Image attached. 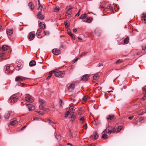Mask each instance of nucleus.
<instances>
[{"label":"nucleus","instance_id":"nucleus-32","mask_svg":"<svg viewBox=\"0 0 146 146\" xmlns=\"http://www.w3.org/2000/svg\"><path fill=\"white\" fill-rule=\"evenodd\" d=\"M60 9V8L59 7H55L54 8V11L55 12H58Z\"/></svg>","mask_w":146,"mask_h":146},{"label":"nucleus","instance_id":"nucleus-16","mask_svg":"<svg viewBox=\"0 0 146 146\" xmlns=\"http://www.w3.org/2000/svg\"><path fill=\"white\" fill-rule=\"evenodd\" d=\"M129 41V37L127 36L126 38L124 40V42L126 44H127Z\"/></svg>","mask_w":146,"mask_h":146},{"label":"nucleus","instance_id":"nucleus-12","mask_svg":"<svg viewBox=\"0 0 146 146\" xmlns=\"http://www.w3.org/2000/svg\"><path fill=\"white\" fill-rule=\"evenodd\" d=\"M28 6L32 10H33L35 8L32 2H30L29 3Z\"/></svg>","mask_w":146,"mask_h":146},{"label":"nucleus","instance_id":"nucleus-36","mask_svg":"<svg viewBox=\"0 0 146 146\" xmlns=\"http://www.w3.org/2000/svg\"><path fill=\"white\" fill-rule=\"evenodd\" d=\"M81 123H83L84 122V117H82L80 119Z\"/></svg>","mask_w":146,"mask_h":146},{"label":"nucleus","instance_id":"nucleus-41","mask_svg":"<svg viewBox=\"0 0 146 146\" xmlns=\"http://www.w3.org/2000/svg\"><path fill=\"white\" fill-rule=\"evenodd\" d=\"M122 127L121 126H119L117 128V131L119 132L122 129Z\"/></svg>","mask_w":146,"mask_h":146},{"label":"nucleus","instance_id":"nucleus-34","mask_svg":"<svg viewBox=\"0 0 146 146\" xmlns=\"http://www.w3.org/2000/svg\"><path fill=\"white\" fill-rule=\"evenodd\" d=\"M42 31L41 30H37V31L36 33V35L38 36H39L40 35V33H41Z\"/></svg>","mask_w":146,"mask_h":146},{"label":"nucleus","instance_id":"nucleus-14","mask_svg":"<svg viewBox=\"0 0 146 146\" xmlns=\"http://www.w3.org/2000/svg\"><path fill=\"white\" fill-rule=\"evenodd\" d=\"M92 18L91 17H90L89 18H87L86 20V21L85 20L84 21L85 22H87L88 23H90L91 22L92 19Z\"/></svg>","mask_w":146,"mask_h":146},{"label":"nucleus","instance_id":"nucleus-55","mask_svg":"<svg viewBox=\"0 0 146 146\" xmlns=\"http://www.w3.org/2000/svg\"><path fill=\"white\" fill-rule=\"evenodd\" d=\"M37 112L38 113H39L41 115H43L44 113V112H42L41 113V112L40 111H37Z\"/></svg>","mask_w":146,"mask_h":146},{"label":"nucleus","instance_id":"nucleus-31","mask_svg":"<svg viewBox=\"0 0 146 146\" xmlns=\"http://www.w3.org/2000/svg\"><path fill=\"white\" fill-rule=\"evenodd\" d=\"M58 71V69H55V70H52L51 71H50V72H49V74H52L53 73H55L57 71Z\"/></svg>","mask_w":146,"mask_h":146},{"label":"nucleus","instance_id":"nucleus-25","mask_svg":"<svg viewBox=\"0 0 146 146\" xmlns=\"http://www.w3.org/2000/svg\"><path fill=\"white\" fill-rule=\"evenodd\" d=\"M17 122V121L16 120H15L11 122V124L12 125H14L15 124H16Z\"/></svg>","mask_w":146,"mask_h":146},{"label":"nucleus","instance_id":"nucleus-43","mask_svg":"<svg viewBox=\"0 0 146 146\" xmlns=\"http://www.w3.org/2000/svg\"><path fill=\"white\" fill-rule=\"evenodd\" d=\"M39 102L41 103V104H44L45 102L42 100L40 99L39 100Z\"/></svg>","mask_w":146,"mask_h":146},{"label":"nucleus","instance_id":"nucleus-63","mask_svg":"<svg viewBox=\"0 0 146 146\" xmlns=\"http://www.w3.org/2000/svg\"><path fill=\"white\" fill-rule=\"evenodd\" d=\"M5 54L4 52H1L0 53V57H1L3 56L4 54Z\"/></svg>","mask_w":146,"mask_h":146},{"label":"nucleus","instance_id":"nucleus-22","mask_svg":"<svg viewBox=\"0 0 146 146\" xmlns=\"http://www.w3.org/2000/svg\"><path fill=\"white\" fill-rule=\"evenodd\" d=\"M9 70H10L9 66H7L6 68V70L5 71V73L7 74L9 73V72H8L9 71Z\"/></svg>","mask_w":146,"mask_h":146},{"label":"nucleus","instance_id":"nucleus-37","mask_svg":"<svg viewBox=\"0 0 146 146\" xmlns=\"http://www.w3.org/2000/svg\"><path fill=\"white\" fill-rule=\"evenodd\" d=\"M68 23L67 21H64V24L66 28H67L69 26V25H68Z\"/></svg>","mask_w":146,"mask_h":146},{"label":"nucleus","instance_id":"nucleus-47","mask_svg":"<svg viewBox=\"0 0 146 146\" xmlns=\"http://www.w3.org/2000/svg\"><path fill=\"white\" fill-rule=\"evenodd\" d=\"M49 74H50V75L48 76V77H46V79H47V80H48L52 76V74H49Z\"/></svg>","mask_w":146,"mask_h":146},{"label":"nucleus","instance_id":"nucleus-54","mask_svg":"<svg viewBox=\"0 0 146 146\" xmlns=\"http://www.w3.org/2000/svg\"><path fill=\"white\" fill-rule=\"evenodd\" d=\"M37 112L38 113H39L41 115H43L44 113V112H42L41 113V112L40 111H37Z\"/></svg>","mask_w":146,"mask_h":146},{"label":"nucleus","instance_id":"nucleus-33","mask_svg":"<svg viewBox=\"0 0 146 146\" xmlns=\"http://www.w3.org/2000/svg\"><path fill=\"white\" fill-rule=\"evenodd\" d=\"M108 138V135L105 134H103L102 136V138H104L105 139H107Z\"/></svg>","mask_w":146,"mask_h":146},{"label":"nucleus","instance_id":"nucleus-44","mask_svg":"<svg viewBox=\"0 0 146 146\" xmlns=\"http://www.w3.org/2000/svg\"><path fill=\"white\" fill-rule=\"evenodd\" d=\"M69 113L70 112H69V111H67V112L66 113L65 115V117H66L68 116V115L69 114Z\"/></svg>","mask_w":146,"mask_h":146},{"label":"nucleus","instance_id":"nucleus-13","mask_svg":"<svg viewBox=\"0 0 146 146\" xmlns=\"http://www.w3.org/2000/svg\"><path fill=\"white\" fill-rule=\"evenodd\" d=\"M93 136H94V138L95 139H97L98 138V135L96 132H95L94 133L93 135H91L90 136V137H92Z\"/></svg>","mask_w":146,"mask_h":146},{"label":"nucleus","instance_id":"nucleus-28","mask_svg":"<svg viewBox=\"0 0 146 146\" xmlns=\"http://www.w3.org/2000/svg\"><path fill=\"white\" fill-rule=\"evenodd\" d=\"M23 66H21V65L19 66V65H18L17 66V67L16 68V70L18 71L20 69H21L22 68Z\"/></svg>","mask_w":146,"mask_h":146},{"label":"nucleus","instance_id":"nucleus-56","mask_svg":"<svg viewBox=\"0 0 146 146\" xmlns=\"http://www.w3.org/2000/svg\"><path fill=\"white\" fill-rule=\"evenodd\" d=\"M37 112L38 113H39L41 115H43L44 113V112H42L41 113V112L40 111H37Z\"/></svg>","mask_w":146,"mask_h":146},{"label":"nucleus","instance_id":"nucleus-17","mask_svg":"<svg viewBox=\"0 0 146 146\" xmlns=\"http://www.w3.org/2000/svg\"><path fill=\"white\" fill-rule=\"evenodd\" d=\"M113 118L114 115H109L107 117V119H110L111 120H112Z\"/></svg>","mask_w":146,"mask_h":146},{"label":"nucleus","instance_id":"nucleus-1","mask_svg":"<svg viewBox=\"0 0 146 146\" xmlns=\"http://www.w3.org/2000/svg\"><path fill=\"white\" fill-rule=\"evenodd\" d=\"M9 102L12 103H15L17 101V97L15 94L11 96L9 100Z\"/></svg>","mask_w":146,"mask_h":146},{"label":"nucleus","instance_id":"nucleus-29","mask_svg":"<svg viewBox=\"0 0 146 146\" xmlns=\"http://www.w3.org/2000/svg\"><path fill=\"white\" fill-rule=\"evenodd\" d=\"M99 76V73L96 74L94 76H93V80H96V78Z\"/></svg>","mask_w":146,"mask_h":146},{"label":"nucleus","instance_id":"nucleus-8","mask_svg":"<svg viewBox=\"0 0 146 146\" xmlns=\"http://www.w3.org/2000/svg\"><path fill=\"white\" fill-rule=\"evenodd\" d=\"M37 17L38 19H43L44 17V16L41 14L40 12H39L38 13Z\"/></svg>","mask_w":146,"mask_h":146},{"label":"nucleus","instance_id":"nucleus-61","mask_svg":"<svg viewBox=\"0 0 146 146\" xmlns=\"http://www.w3.org/2000/svg\"><path fill=\"white\" fill-rule=\"evenodd\" d=\"M111 130L112 131L113 133H114L116 131L115 130V129L114 128L112 129H111Z\"/></svg>","mask_w":146,"mask_h":146},{"label":"nucleus","instance_id":"nucleus-62","mask_svg":"<svg viewBox=\"0 0 146 146\" xmlns=\"http://www.w3.org/2000/svg\"><path fill=\"white\" fill-rule=\"evenodd\" d=\"M103 65V64L102 63H100L98 64V66L99 67H100L101 66H102Z\"/></svg>","mask_w":146,"mask_h":146},{"label":"nucleus","instance_id":"nucleus-46","mask_svg":"<svg viewBox=\"0 0 146 146\" xmlns=\"http://www.w3.org/2000/svg\"><path fill=\"white\" fill-rule=\"evenodd\" d=\"M121 62V60L119 59L115 63V64H117L118 63H120Z\"/></svg>","mask_w":146,"mask_h":146},{"label":"nucleus","instance_id":"nucleus-53","mask_svg":"<svg viewBox=\"0 0 146 146\" xmlns=\"http://www.w3.org/2000/svg\"><path fill=\"white\" fill-rule=\"evenodd\" d=\"M74 118H75V116H74V115H72L71 117V118L72 119V121H73L74 120Z\"/></svg>","mask_w":146,"mask_h":146},{"label":"nucleus","instance_id":"nucleus-45","mask_svg":"<svg viewBox=\"0 0 146 146\" xmlns=\"http://www.w3.org/2000/svg\"><path fill=\"white\" fill-rule=\"evenodd\" d=\"M109 9L110 11H113V13H114V11L113 9V8L112 7L109 6Z\"/></svg>","mask_w":146,"mask_h":146},{"label":"nucleus","instance_id":"nucleus-50","mask_svg":"<svg viewBox=\"0 0 146 146\" xmlns=\"http://www.w3.org/2000/svg\"><path fill=\"white\" fill-rule=\"evenodd\" d=\"M38 9L39 8H40V6H41L42 5H41L40 2L39 0H38Z\"/></svg>","mask_w":146,"mask_h":146},{"label":"nucleus","instance_id":"nucleus-24","mask_svg":"<svg viewBox=\"0 0 146 146\" xmlns=\"http://www.w3.org/2000/svg\"><path fill=\"white\" fill-rule=\"evenodd\" d=\"M68 33L70 36H71L72 38V39H74V40L75 39L74 35H73L72 33L71 32H68Z\"/></svg>","mask_w":146,"mask_h":146},{"label":"nucleus","instance_id":"nucleus-48","mask_svg":"<svg viewBox=\"0 0 146 146\" xmlns=\"http://www.w3.org/2000/svg\"><path fill=\"white\" fill-rule=\"evenodd\" d=\"M83 100L84 101H86L87 100V98L86 96H84L83 98Z\"/></svg>","mask_w":146,"mask_h":146},{"label":"nucleus","instance_id":"nucleus-42","mask_svg":"<svg viewBox=\"0 0 146 146\" xmlns=\"http://www.w3.org/2000/svg\"><path fill=\"white\" fill-rule=\"evenodd\" d=\"M83 128L85 129H86L87 128V125L86 123H85V124L83 126Z\"/></svg>","mask_w":146,"mask_h":146},{"label":"nucleus","instance_id":"nucleus-58","mask_svg":"<svg viewBox=\"0 0 146 146\" xmlns=\"http://www.w3.org/2000/svg\"><path fill=\"white\" fill-rule=\"evenodd\" d=\"M81 9H80L79 11L77 13L76 15V16H78L79 15H80V14H79V13H80V11L81 10Z\"/></svg>","mask_w":146,"mask_h":146},{"label":"nucleus","instance_id":"nucleus-20","mask_svg":"<svg viewBox=\"0 0 146 146\" xmlns=\"http://www.w3.org/2000/svg\"><path fill=\"white\" fill-rule=\"evenodd\" d=\"M100 8H101L102 10H103L104 11H106L108 9V8L107 7H103L101 5H100Z\"/></svg>","mask_w":146,"mask_h":146},{"label":"nucleus","instance_id":"nucleus-39","mask_svg":"<svg viewBox=\"0 0 146 146\" xmlns=\"http://www.w3.org/2000/svg\"><path fill=\"white\" fill-rule=\"evenodd\" d=\"M142 16L141 17V18H142V19H143L145 21L146 20H145L144 18H146V16L144 14H142Z\"/></svg>","mask_w":146,"mask_h":146},{"label":"nucleus","instance_id":"nucleus-38","mask_svg":"<svg viewBox=\"0 0 146 146\" xmlns=\"http://www.w3.org/2000/svg\"><path fill=\"white\" fill-rule=\"evenodd\" d=\"M65 15L66 16H68V18L70 17H71V15L68 13V11L66 12Z\"/></svg>","mask_w":146,"mask_h":146},{"label":"nucleus","instance_id":"nucleus-5","mask_svg":"<svg viewBox=\"0 0 146 146\" xmlns=\"http://www.w3.org/2000/svg\"><path fill=\"white\" fill-rule=\"evenodd\" d=\"M74 86L75 85L74 84L70 85L68 88L69 91L70 92H72L74 89Z\"/></svg>","mask_w":146,"mask_h":146},{"label":"nucleus","instance_id":"nucleus-9","mask_svg":"<svg viewBox=\"0 0 146 146\" xmlns=\"http://www.w3.org/2000/svg\"><path fill=\"white\" fill-rule=\"evenodd\" d=\"M89 76L88 74H86L82 76V80L84 81H86L88 79Z\"/></svg>","mask_w":146,"mask_h":146},{"label":"nucleus","instance_id":"nucleus-49","mask_svg":"<svg viewBox=\"0 0 146 146\" xmlns=\"http://www.w3.org/2000/svg\"><path fill=\"white\" fill-rule=\"evenodd\" d=\"M40 7H41V10H43L44 11L45 9V7L43 5H42L41 6H40Z\"/></svg>","mask_w":146,"mask_h":146},{"label":"nucleus","instance_id":"nucleus-26","mask_svg":"<svg viewBox=\"0 0 146 146\" xmlns=\"http://www.w3.org/2000/svg\"><path fill=\"white\" fill-rule=\"evenodd\" d=\"M10 112L9 111L8 112L7 114H6V115L5 117V118L6 119H8L9 117L10 114Z\"/></svg>","mask_w":146,"mask_h":146},{"label":"nucleus","instance_id":"nucleus-60","mask_svg":"<svg viewBox=\"0 0 146 146\" xmlns=\"http://www.w3.org/2000/svg\"><path fill=\"white\" fill-rule=\"evenodd\" d=\"M142 48L143 50H145L146 49V45L143 46Z\"/></svg>","mask_w":146,"mask_h":146},{"label":"nucleus","instance_id":"nucleus-4","mask_svg":"<svg viewBox=\"0 0 146 146\" xmlns=\"http://www.w3.org/2000/svg\"><path fill=\"white\" fill-rule=\"evenodd\" d=\"M52 52L55 55H58L60 53V51L59 49L54 48L52 50Z\"/></svg>","mask_w":146,"mask_h":146},{"label":"nucleus","instance_id":"nucleus-6","mask_svg":"<svg viewBox=\"0 0 146 146\" xmlns=\"http://www.w3.org/2000/svg\"><path fill=\"white\" fill-rule=\"evenodd\" d=\"M27 107L30 111L33 110L35 109V107L31 104H27Z\"/></svg>","mask_w":146,"mask_h":146},{"label":"nucleus","instance_id":"nucleus-21","mask_svg":"<svg viewBox=\"0 0 146 146\" xmlns=\"http://www.w3.org/2000/svg\"><path fill=\"white\" fill-rule=\"evenodd\" d=\"M39 27H41L42 28L44 29L45 27V25L44 23H40L39 24Z\"/></svg>","mask_w":146,"mask_h":146},{"label":"nucleus","instance_id":"nucleus-30","mask_svg":"<svg viewBox=\"0 0 146 146\" xmlns=\"http://www.w3.org/2000/svg\"><path fill=\"white\" fill-rule=\"evenodd\" d=\"M58 71V69H55V70H52L51 71H50V72H49V74H52L53 73H55L57 71Z\"/></svg>","mask_w":146,"mask_h":146},{"label":"nucleus","instance_id":"nucleus-23","mask_svg":"<svg viewBox=\"0 0 146 146\" xmlns=\"http://www.w3.org/2000/svg\"><path fill=\"white\" fill-rule=\"evenodd\" d=\"M23 79L19 77H17L15 78V80L16 81H21L23 80Z\"/></svg>","mask_w":146,"mask_h":146},{"label":"nucleus","instance_id":"nucleus-10","mask_svg":"<svg viewBox=\"0 0 146 146\" xmlns=\"http://www.w3.org/2000/svg\"><path fill=\"white\" fill-rule=\"evenodd\" d=\"M8 46L3 45L2 47H0V50L1 51H5L7 50Z\"/></svg>","mask_w":146,"mask_h":146},{"label":"nucleus","instance_id":"nucleus-18","mask_svg":"<svg viewBox=\"0 0 146 146\" xmlns=\"http://www.w3.org/2000/svg\"><path fill=\"white\" fill-rule=\"evenodd\" d=\"M87 15L86 13L82 15L79 18V19H84L87 16Z\"/></svg>","mask_w":146,"mask_h":146},{"label":"nucleus","instance_id":"nucleus-35","mask_svg":"<svg viewBox=\"0 0 146 146\" xmlns=\"http://www.w3.org/2000/svg\"><path fill=\"white\" fill-rule=\"evenodd\" d=\"M72 8H70L68 10V12L71 15V14L72 13Z\"/></svg>","mask_w":146,"mask_h":146},{"label":"nucleus","instance_id":"nucleus-40","mask_svg":"<svg viewBox=\"0 0 146 146\" xmlns=\"http://www.w3.org/2000/svg\"><path fill=\"white\" fill-rule=\"evenodd\" d=\"M88 52H84L81 53V54L80 55V57H82L83 55L84 54H85L87 53Z\"/></svg>","mask_w":146,"mask_h":146},{"label":"nucleus","instance_id":"nucleus-7","mask_svg":"<svg viewBox=\"0 0 146 146\" xmlns=\"http://www.w3.org/2000/svg\"><path fill=\"white\" fill-rule=\"evenodd\" d=\"M35 36V35L33 34L31 32H30L29 35V39L31 40H33Z\"/></svg>","mask_w":146,"mask_h":146},{"label":"nucleus","instance_id":"nucleus-2","mask_svg":"<svg viewBox=\"0 0 146 146\" xmlns=\"http://www.w3.org/2000/svg\"><path fill=\"white\" fill-rule=\"evenodd\" d=\"M25 98L26 101L29 102H33L34 101L33 98L29 94H27Z\"/></svg>","mask_w":146,"mask_h":146},{"label":"nucleus","instance_id":"nucleus-19","mask_svg":"<svg viewBox=\"0 0 146 146\" xmlns=\"http://www.w3.org/2000/svg\"><path fill=\"white\" fill-rule=\"evenodd\" d=\"M7 33L8 35H10L12 34V33H13V30L12 29H11V30H7Z\"/></svg>","mask_w":146,"mask_h":146},{"label":"nucleus","instance_id":"nucleus-11","mask_svg":"<svg viewBox=\"0 0 146 146\" xmlns=\"http://www.w3.org/2000/svg\"><path fill=\"white\" fill-rule=\"evenodd\" d=\"M106 132L107 133H112V131L111 130H110L108 129V127L106 128L103 132L102 133Z\"/></svg>","mask_w":146,"mask_h":146},{"label":"nucleus","instance_id":"nucleus-52","mask_svg":"<svg viewBox=\"0 0 146 146\" xmlns=\"http://www.w3.org/2000/svg\"><path fill=\"white\" fill-rule=\"evenodd\" d=\"M146 99V96H145V94H144V96L142 98L141 100H144Z\"/></svg>","mask_w":146,"mask_h":146},{"label":"nucleus","instance_id":"nucleus-3","mask_svg":"<svg viewBox=\"0 0 146 146\" xmlns=\"http://www.w3.org/2000/svg\"><path fill=\"white\" fill-rule=\"evenodd\" d=\"M64 71L56 72L55 74V76L56 77L62 78L64 75Z\"/></svg>","mask_w":146,"mask_h":146},{"label":"nucleus","instance_id":"nucleus-15","mask_svg":"<svg viewBox=\"0 0 146 146\" xmlns=\"http://www.w3.org/2000/svg\"><path fill=\"white\" fill-rule=\"evenodd\" d=\"M29 66H33L35 65L36 62L34 61H31L29 63Z\"/></svg>","mask_w":146,"mask_h":146},{"label":"nucleus","instance_id":"nucleus-27","mask_svg":"<svg viewBox=\"0 0 146 146\" xmlns=\"http://www.w3.org/2000/svg\"><path fill=\"white\" fill-rule=\"evenodd\" d=\"M45 105V104H41L39 107V109L41 110H44L43 108Z\"/></svg>","mask_w":146,"mask_h":146},{"label":"nucleus","instance_id":"nucleus-64","mask_svg":"<svg viewBox=\"0 0 146 146\" xmlns=\"http://www.w3.org/2000/svg\"><path fill=\"white\" fill-rule=\"evenodd\" d=\"M78 59V58H76L72 62V63L74 64L75 62Z\"/></svg>","mask_w":146,"mask_h":146},{"label":"nucleus","instance_id":"nucleus-51","mask_svg":"<svg viewBox=\"0 0 146 146\" xmlns=\"http://www.w3.org/2000/svg\"><path fill=\"white\" fill-rule=\"evenodd\" d=\"M44 32L45 35H48L49 34V32L48 31H44Z\"/></svg>","mask_w":146,"mask_h":146},{"label":"nucleus","instance_id":"nucleus-57","mask_svg":"<svg viewBox=\"0 0 146 146\" xmlns=\"http://www.w3.org/2000/svg\"><path fill=\"white\" fill-rule=\"evenodd\" d=\"M37 112L38 113H39L41 115H43L44 113V112H42L41 113V112L40 111H37Z\"/></svg>","mask_w":146,"mask_h":146},{"label":"nucleus","instance_id":"nucleus-59","mask_svg":"<svg viewBox=\"0 0 146 146\" xmlns=\"http://www.w3.org/2000/svg\"><path fill=\"white\" fill-rule=\"evenodd\" d=\"M69 134H70V137H73V135H72V133L71 132H69Z\"/></svg>","mask_w":146,"mask_h":146}]
</instances>
